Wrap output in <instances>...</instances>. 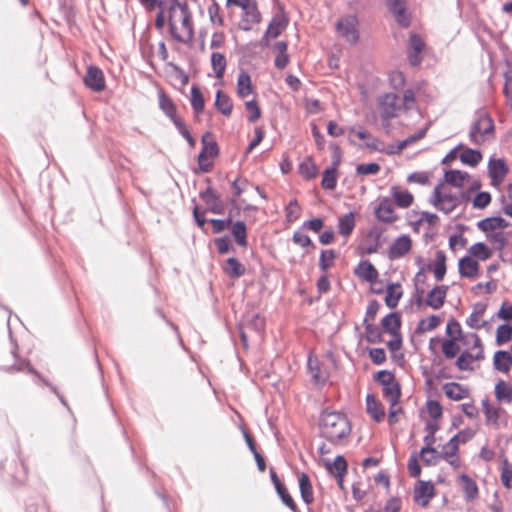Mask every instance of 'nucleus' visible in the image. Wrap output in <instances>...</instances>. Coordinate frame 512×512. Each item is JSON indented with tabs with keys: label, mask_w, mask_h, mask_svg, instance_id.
I'll return each instance as SVG.
<instances>
[{
	"label": "nucleus",
	"mask_w": 512,
	"mask_h": 512,
	"mask_svg": "<svg viewBox=\"0 0 512 512\" xmlns=\"http://www.w3.org/2000/svg\"><path fill=\"white\" fill-rule=\"evenodd\" d=\"M318 426L320 436L332 444L342 443L351 433V424L347 416L328 409L320 414Z\"/></svg>",
	"instance_id": "obj_1"
},
{
	"label": "nucleus",
	"mask_w": 512,
	"mask_h": 512,
	"mask_svg": "<svg viewBox=\"0 0 512 512\" xmlns=\"http://www.w3.org/2000/svg\"><path fill=\"white\" fill-rule=\"evenodd\" d=\"M429 201L444 214L452 213L459 206L456 193L445 190L443 184L435 186Z\"/></svg>",
	"instance_id": "obj_2"
},
{
	"label": "nucleus",
	"mask_w": 512,
	"mask_h": 512,
	"mask_svg": "<svg viewBox=\"0 0 512 512\" xmlns=\"http://www.w3.org/2000/svg\"><path fill=\"white\" fill-rule=\"evenodd\" d=\"M494 122L492 118L484 112L477 114L471 124L469 139L474 145H481L485 141V136L493 133Z\"/></svg>",
	"instance_id": "obj_3"
},
{
	"label": "nucleus",
	"mask_w": 512,
	"mask_h": 512,
	"mask_svg": "<svg viewBox=\"0 0 512 512\" xmlns=\"http://www.w3.org/2000/svg\"><path fill=\"white\" fill-rule=\"evenodd\" d=\"M401 396V388L399 383L394 382V375L386 371V398L390 402V411L388 421L394 424L398 421L397 414L402 413V408L398 406Z\"/></svg>",
	"instance_id": "obj_4"
},
{
	"label": "nucleus",
	"mask_w": 512,
	"mask_h": 512,
	"mask_svg": "<svg viewBox=\"0 0 512 512\" xmlns=\"http://www.w3.org/2000/svg\"><path fill=\"white\" fill-rule=\"evenodd\" d=\"M358 19L355 15H346L336 23L339 35L349 44H356L359 40Z\"/></svg>",
	"instance_id": "obj_5"
},
{
	"label": "nucleus",
	"mask_w": 512,
	"mask_h": 512,
	"mask_svg": "<svg viewBox=\"0 0 512 512\" xmlns=\"http://www.w3.org/2000/svg\"><path fill=\"white\" fill-rule=\"evenodd\" d=\"M400 327L401 316L399 313L394 312L386 315V333L391 334V339L386 342V346L392 353H395L402 347Z\"/></svg>",
	"instance_id": "obj_6"
},
{
	"label": "nucleus",
	"mask_w": 512,
	"mask_h": 512,
	"mask_svg": "<svg viewBox=\"0 0 512 512\" xmlns=\"http://www.w3.org/2000/svg\"><path fill=\"white\" fill-rule=\"evenodd\" d=\"M386 6L398 26L408 28L411 25L412 16L408 11L406 0H386Z\"/></svg>",
	"instance_id": "obj_7"
},
{
	"label": "nucleus",
	"mask_w": 512,
	"mask_h": 512,
	"mask_svg": "<svg viewBox=\"0 0 512 512\" xmlns=\"http://www.w3.org/2000/svg\"><path fill=\"white\" fill-rule=\"evenodd\" d=\"M210 136H211L210 133H205L202 136L203 147L198 156V163H199L200 169L203 172H209L212 167V163L207 162L208 158H214L218 155L217 143L213 140L208 141V138H210Z\"/></svg>",
	"instance_id": "obj_8"
},
{
	"label": "nucleus",
	"mask_w": 512,
	"mask_h": 512,
	"mask_svg": "<svg viewBox=\"0 0 512 512\" xmlns=\"http://www.w3.org/2000/svg\"><path fill=\"white\" fill-rule=\"evenodd\" d=\"M425 42L419 34L410 33L407 58L412 67H419L423 61L422 51L425 48Z\"/></svg>",
	"instance_id": "obj_9"
},
{
	"label": "nucleus",
	"mask_w": 512,
	"mask_h": 512,
	"mask_svg": "<svg viewBox=\"0 0 512 512\" xmlns=\"http://www.w3.org/2000/svg\"><path fill=\"white\" fill-rule=\"evenodd\" d=\"M12 354H13V357L15 358V363H14L13 365H11V366H7V367L5 368V370H6L7 372H9V373H14V372L27 371L28 373L35 374L38 378H40V379L44 382V384H45V385H47L48 387H50L51 391H52L53 393H55V394L58 396V398H59V400L61 401V403H62L64 406L68 407V405H67V402H66L65 398H64L62 395H60V394H59V392H58V390H57V388H56L55 386H53L52 384H50L47 380L42 379V378L40 377V375L38 374V372H36V371L31 367V365H30V363H29L28 361H26V360H19V359L17 358V355H16V352H15V349L12 351Z\"/></svg>",
	"instance_id": "obj_10"
},
{
	"label": "nucleus",
	"mask_w": 512,
	"mask_h": 512,
	"mask_svg": "<svg viewBox=\"0 0 512 512\" xmlns=\"http://www.w3.org/2000/svg\"><path fill=\"white\" fill-rule=\"evenodd\" d=\"M166 10L169 18V29L175 30L178 22L185 21V17L190 14L186 3H180L178 0L166 2Z\"/></svg>",
	"instance_id": "obj_11"
},
{
	"label": "nucleus",
	"mask_w": 512,
	"mask_h": 512,
	"mask_svg": "<svg viewBox=\"0 0 512 512\" xmlns=\"http://www.w3.org/2000/svg\"><path fill=\"white\" fill-rule=\"evenodd\" d=\"M435 495V488L431 481L419 480L414 487V501L421 507H426Z\"/></svg>",
	"instance_id": "obj_12"
},
{
	"label": "nucleus",
	"mask_w": 512,
	"mask_h": 512,
	"mask_svg": "<svg viewBox=\"0 0 512 512\" xmlns=\"http://www.w3.org/2000/svg\"><path fill=\"white\" fill-rule=\"evenodd\" d=\"M509 168L504 159H490L488 163V174L491 179V185L499 186L505 179Z\"/></svg>",
	"instance_id": "obj_13"
},
{
	"label": "nucleus",
	"mask_w": 512,
	"mask_h": 512,
	"mask_svg": "<svg viewBox=\"0 0 512 512\" xmlns=\"http://www.w3.org/2000/svg\"><path fill=\"white\" fill-rule=\"evenodd\" d=\"M172 37L181 43H188L193 39L194 31L191 20V13L185 17V21L178 22L175 30H170Z\"/></svg>",
	"instance_id": "obj_14"
},
{
	"label": "nucleus",
	"mask_w": 512,
	"mask_h": 512,
	"mask_svg": "<svg viewBox=\"0 0 512 512\" xmlns=\"http://www.w3.org/2000/svg\"><path fill=\"white\" fill-rule=\"evenodd\" d=\"M85 85L94 92L105 89V79L102 70L96 66H89L84 77Z\"/></svg>",
	"instance_id": "obj_15"
},
{
	"label": "nucleus",
	"mask_w": 512,
	"mask_h": 512,
	"mask_svg": "<svg viewBox=\"0 0 512 512\" xmlns=\"http://www.w3.org/2000/svg\"><path fill=\"white\" fill-rule=\"evenodd\" d=\"M366 413L375 422L379 423L384 419V407L373 392L366 395Z\"/></svg>",
	"instance_id": "obj_16"
},
{
	"label": "nucleus",
	"mask_w": 512,
	"mask_h": 512,
	"mask_svg": "<svg viewBox=\"0 0 512 512\" xmlns=\"http://www.w3.org/2000/svg\"><path fill=\"white\" fill-rule=\"evenodd\" d=\"M412 241L408 235H401L390 245L388 256L390 259L403 257L411 249Z\"/></svg>",
	"instance_id": "obj_17"
},
{
	"label": "nucleus",
	"mask_w": 512,
	"mask_h": 512,
	"mask_svg": "<svg viewBox=\"0 0 512 512\" xmlns=\"http://www.w3.org/2000/svg\"><path fill=\"white\" fill-rule=\"evenodd\" d=\"M449 287L447 285L435 286L430 290L425 299V304L432 309H440L446 300Z\"/></svg>",
	"instance_id": "obj_18"
},
{
	"label": "nucleus",
	"mask_w": 512,
	"mask_h": 512,
	"mask_svg": "<svg viewBox=\"0 0 512 512\" xmlns=\"http://www.w3.org/2000/svg\"><path fill=\"white\" fill-rule=\"evenodd\" d=\"M200 198L207 204L209 210L215 214H221L224 210V205L220 200L219 195L212 189L208 187L204 191L199 193Z\"/></svg>",
	"instance_id": "obj_19"
},
{
	"label": "nucleus",
	"mask_w": 512,
	"mask_h": 512,
	"mask_svg": "<svg viewBox=\"0 0 512 512\" xmlns=\"http://www.w3.org/2000/svg\"><path fill=\"white\" fill-rule=\"evenodd\" d=\"M355 275L371 284H374L378 278V271L368 260L361 261L354 269Z\"/></svg>",
	"instance_id": "obj_20"
},
{
	"label": "nucleus",
	"mask_w": 512,
	"mask_h": 512,
	"mask_svg": "<svg viewBox=\"0 0 512 512\" xmlns=\"http://www.w3.org/2000/svg\"><path fill=\"white\" fill-rule=\"evenodd\" d=\"M458 271L462 277L475 278L478 275L479 264L471 256H464L458 262Z\"/></svg>",
	"instance_id": "obj_21"
},
{
	"label": "nucleus",
	"mask_w": 512,
	"mask_h": 512,
	"mask_svg": "<svg viewBox=\"0 0 512 512\" xmlns=\"http://www.w3.org/2000/svg\"><path fill=\"white\" fill-rule=\"evenodd\" d=\"M390 193L395 205L399 208H408L414 201L413 195L408 190H403L398 186H392Z\"/></svg>",
	"instance_id": "obj_22"
},
{
	"label": "nucleus",
	"mask_w": 512,
	"mask_h": 512,
	"mask_svg": "<svg viewBox=\"0 0 512 512\" xmlns=\"http://www.w3.org/2000/svg\"><path fill=\"white\" fill-rule=\"evenodd\" d=\"M459 480L461 481L462 484L465 500L467 502L475 500L479 494V489L476 481L465 473L459 476Z\"/></svg>",
	"instance_id": "obj_23"
},
{
	"label": "nucleus",
	"mask_w": 512,
	"mask_h": 512,
	"mask_svg": "<svg viewBox=\"0 0 512 512\" xmlns=\"http://www.w3.org/2000/svg\"><path fill=\"white\" fill-rule=\"evenodd\" d=\"M355 138L364 141V145L370 149H377L375 138L369 134L365 129L359 127H351L349 130L350 142L356 144Z\"/></svg>",
	"instance_id": "obj_24"
},
{
	"label": "nucleus",
	"mask_w": 512,
	"mask_h": 512,
	"mask_svg": "<svg viewBox=\"0 0 512 512\" xmlns=\"http://www.w3.org/2000/svg\"><path fill=\"white\" fill-rule=\"evenodd\" d=\"M494 369L502 373H508L512 366V354L505 350H498L493 357Z\"/></svg>",
	"instance_id": "obj_25"
},
{
	"label": "nucleus",
	"mask_w": 512,
	"mask_h": 512,
	"mask_svg": "<svg viewBox=\"0 0 512 512\" xmlns=\"http://www.w3.org/2000/svg\"><path fill=\"white\" fill-rule=\"evenodd\" d=\"M308 371L311 376V379L316 383H325L328 379V373L325 369H322L317 358L309 357L308 358Z\"/></svg>",
	"instance_id": "obj_26"
},
{
	"label": "nucleus",
	"mask_w": 512,
	"mask_h": 512,
	"mask_svg": "<svg viewBox=\"0 0 512 512\" xmlns=\"http://www.w3.org/2000/svg\"><path fill=\"white\" fill-rule=\"evenodd\" d=\"M356 225V215L354 212H349L338 218V232L343 237H348L352 234Z\"/></svg>",
	"instance_id": "obj_27"
},
{
	"label": "nucleus",
	"mask_w": 512,
	"mask_h": 512,
	"mask_svg": "<svg viewBox=\"0 0 512 512\" xmlns=\"http://www.w3.org/2000/svg\"><path fill=\"white\" fill-rule=\"evenodd\" d=\"M508 226L509 223L501 216L488 217L480 220L477 223V227L483 232L493 231L496 229H505Z\"/></svg>",
	"instance_id": "obj_28"
},
{
	"label": "nucleus",
	"mask_w": 512,
	"mask_h": 512,
	"mask_svg": "<svg viewBox=\"0 0 512 512\" xmlns=\"http://www.w3.org/2000/svg\"><path fill=\"white\" fill-rule=\"evenodd\" d=\"M222 269L230 278H240L245 274V266L241 264L235 257L228 258L222 265Z\"/></svg>",
	"instance_id": "obj_29"
},
{
	"label": "nucleus",
	"mask_w": 512,
	"mask_h": 512,
	"mask_svg": "<svg viewBox=\"0 0 512 512\" xmlns=\"http://www.w3.org/2000/svg\"><path fill=\"white\" fill-rule=\"evenodd\" d=\"M401 110H403L401 95L386 93V119L395 117Z\"/></svg>",
	"instance_id": "obj_30"
},
{
	"label": "nucleus",
	"mask_w": 512,
	"mask_h": 512,
	"mask_svg": "<svg viewBox=\"0 0 512 512\" xmlns=\"http://www.w3.org/2000/svg\"><path fill=\"white\" fill-rule=\"evenodd\" d=\"M444 392L449 399L455 401L462 400L469 396L468 389L456 382L446 383L444 385Z\"/></svg>",
	"instance_id": "obj_31"
},
{
	"label": "nucleus",
	"mask_w": 512,
	"mask_h": 512,
	"mask_svg": "<svg viewBox=\"0 0 512 512\" xmlns=\"http://www.w3.org/2000/svg\"><path fill=\"white\" fill-rule=\"evenodd\" d=\"M402 295L403 290L400 284L386 283V306L396 307Z\"/></svg>",
	"instance_id": "obj_32"
},
{
	"label": "nucleus",
	"mask_w": 512,
	"mask_h": 512,
	"mask_svg": "<svg viewBox=\"0 0 512 512\" xmlns=\"http://www.w3.org/2000/svg\"><path fill=\"white\" fill-rule=\"evenodd\" d=\"M253 92V86L250 75L241 71L237 78V94L240 98H246Z\"/></svg>",
	"instance_id": "obj_33"
},
{
	"label": "nucleus",
	"mask_w": 512,
	"mask_h": 512,
	"mask_svg": "<svg viewBox=\"0 0 512 512\" xmlns=\"http://www.w3.org/2000/svg\"><path fill=\"white\" fill-rule=\"evenodd\" d=\"M215 107L224 116L229 117L233 110V103L231 98L222 90L216 92Z\"/></svg>",
	"instance_id": "obj_34"
},
{
	"label": "nucleus",
	"mask_w": 512,
	"mask_h": 512,
	"mask_svg": "<svg viewBox=\"0 0 512 512\" xmlns=\"http://www.w3.org/2000/svg\"><path fill=\"white\" fill-rule=\"evenodd\" d=\"M231 234L233 235L236 243L240 247H247V228L244 222L242 221H231Z\"/></svg>",
	"instance_id": "obj_35"
},
{
	"label": "nucleus",
	"mask_w": 512,
	"mask_h": 512,
	"mask_svg": "<svg viewBox=\"0 0 512 512\" xmlns=\"http://www.w3.org/2000/svg\"><path fill=\"white\" fill-rule=\"evenodd\" d=\"M470 178L467 172L460 170H449L444 174L445 181L453 187L462 188L466 180Z\"/></svg>",
	"instance_id": "obj_36"
},
{
	"label": "nucleus",
	"mask_w": 512,
	"mask_h": 512,
	"mask_svg": "<svg viewBox=\"0 0 512 512\" xmlns=\"http://www.w3.org/2000/svg\"><path fill=\"white\" fill-rule=\"evenodd\" d=\"M380 326L373 324L365 325L366 340L369 343H378L382 341V335L384 333V317L380 319Z\"/></svg>",
	"instance_id": "obj_37"
},
{
	"label": "nucleus",
	"mask_w": 512,
	"mask_h": 512,
	"mask_svg": "<svg viewBox=\"0 0 512 512\" xmlns=\"http://www.w3.org/2000/svg\"><path fill=\"white\" fill-rule=\"evenodd\" d=\"M299 489L302 500L307 504H311L314 500L313 497V489L309 479V476L305 473H302L299 476Z\"/></svg>",
	"instance_id": "obj_38"
},
{
	"label": "nucleus",
	"mask_w": 512,
	"mask_h": 512,
	"mask_svg": "<svg viewBox=\"0 0 512 512\" xmlns=\"http://www.w3.org/2000/svg\"><path fill=\"white\" fill-rule=\"evenodd\" d=\"M427 129H420L417 133L414 135H411L407 137L406 139L400 141L397 143V146H390L389 149H386V154H394L397 152H400L402 149H404L407 145L414 143L426 136Z\"/></svg>",
	"instance_id": "obj_39"
},
{
	"label": "nucleus",
	"mask_w": 512,
	"mask_h": 512,
	"mask_svg": "<svg viewBox=\"0 0 512 512\" xmlns=\"http://www.w3.org/2000/svg\"><path fill=\"white\" fill-rule=\"evenodd\" d=\"M464 435L463 431H460L458 434L454 435L445 445H443L442 450L440 451L443 456L452 457L454 454H457L459 449V443L465 442L466 438L461 437Z\"/></svg>",
	"instance_id": "obj_40"
},
{
	"label": "nucleus",
	"mask_w": 512,
	"mask_h": 512,
	"mask_svg": "<svg viewBox=\"0 0 512 512\" xmlns=\"http://www.w3.org/2000/svg\"><path fill=\"white\" fill-rule=\"evenodd\" d=\"M211 66L218 79H222L227 66V60L222 53L213 52L211 55Z\"/></svg>",
	"instance_id": "obj_41"
},
{
	"label": "nucleus",
	"mask_w": 512,
	"mask_h": 512,
	"mask_svg": "<svg viewBox=\"0 0 512 512\" xmlns=\"http://www.w3.org/2000/svg\"><path fill=\"white\" fill-rule=\"evenodd\" d=\"M482 407L486 419V424L497 426L500 408L492 406L488 398L482 400Z\"/></svg>",
	"instance_id": "obj_42"
},
{
	"label": "nucleus",
	"mask_w": 512,
	"mask_h": 512,
	"mask_svg": "<svg viewBox=\"0 0 512 512\" xmlns=\"http://www.w3.org/2000/svg\"><path fill=\"white\" fill-rule=\"evenodd\" d=\"M482 159V154L478 150H474L471 148L465 149L461 155L460 160L463 164L469 165L471 167H475L479 164Z\"/></svg>",
	"instance_id": "obj_43"
},
{
	"label": "nucleus",
	"mask_w": 512,
	"mask_h": 512,
	"mask_svg": "<svg viewBox=\"0 0 512 512\" xmlns=\"http://www.w3.org/2000/svg\"><path fill=\"white\" fill-rule=\"evenodd\" d=\"M470 256L485 261L491 257V250L483 242L473 244L468 250Z\"/></svg>",
	"instance_id": "obj_44"
},
{
	"label": "nucleus",
	"mask_w": 512,
	"mask_h": 512,
	"mask_svg": "<svg viewBox=\"0 0 512 512\" xmlns=\"http://www.w3.org/2000/svg\"><path fill=\"white\" fill-rule=\"evenodd\" d=\"M321 185L326 190H333L337 185V169L329 167L324 170Z\"/></svg>",
	"instance_id": "obj_45"
},
{
	"label": "nucleus",
	"mask_w": 512,
	"mask_h": 512,
	"mask_svg": "<svg viewBox=\"0 0 512 512\" xmlns=\"http://www.w3.org/2000/svg\"><path fill=\"white\" fill-rule=\"evenodd\" d=\"M441 323V318L437 315H431L427 320H420L416 327V333H424L436 329Z\"/></svg>",
	"instance_id": "obj_46"
},
{
	"label": "nucleus",
	"mask_w": 512,
	"mask_h": 512,
	"mask_svg": "<svg viewBox=\"0 0 512 512\" xmlns=\"http://www.w3.org/2000/svg\"><path fill=\"white\" fill-rule=\"evenodd\" d=\"M434 276L437 281L443 280L446 274V256L442 251H437L436 261L433 266Z\"/></svg>",
	"instance_id": "obj_47"
},
{
	"label": "nucleus",
	"mask_w": 512,
	"mask_h": 512,
	"mask_svg": "<svg viewBox=\"0 0 512 512\" xmlns=\"http://www.w3.org/2000/svg\"><path fill=\"white\" fill-rule=\"evenodd\" d=\"M495 396L500 401L512 402V388L503 380L495 386Z\"/></svg>",
	"instance_id": "obj_48"
},
{
	"label": "nucleus",
	"mask_w": 512,
	"mask_h": 512,
	"mask_svg": "<svg viewBox=\"0 0 512 512\" xmlns=\"http://www.w3.org/2000/svg\"><path fill=\"white\" fill-rule=\"evenodd\" d=\"M191 106L196 113H201L205 106L203 94L196 85L191 87Z\"/></svg>",
	"instance_id": "obj_49"
},
{
	"label": "nucleus",
	"mask_w": 512,
	"mask_h": 512,
	"mask_svg": "<svg viewBox=\"0 0 512 512\" xmlns=\"http://www.w3.org/2000/svg\"><path fill=\"white\" fill-rule=\"evenodd\" d=\"M501 482L504 487L512 488V464L504 457L501 464Z\"/></svg>",
	"instance_id": "obj_50"
},
{
	"label": "nucleus",
	"mask_w": 512,
	"mask_h": 512,
	"mask_svg": "<svg viewBox=\"0 0 512 512\" xmlns=\"http://www.w3.org/2000/svg\"><path fill=\"white\" fill-rule=\"evenodd\" d=\"M159 105H160V108L162 109V111L165 113V115L168 116L172 121H174V119L178 118L176 116L175 105L173 104L171 99L168 98L167 96H165L164 94H161L159 96Z\"/></svg>",
	"instance_id": "obj_51"
},
{
	"label": "nucleus",
	"mask_w": 512,
	"mask_h": 512,
	"mask_svg": "<svg viewBox=\"0 0 512 512\" xmlns=\"http://www.w3.org/2000/svg\"><path fill=\"white\" fill-rule=\"evenodd\" d=\"M456 338L446 339L442 343V352L447 359L454 358L460 351Z\"/></svg>",
	"instance_id": "obj_52"
},
{
	"label": "nucleus",
	"mask_w": 512,
	"mask_h": 512,
	"mask_svg": "<svg viewBox=\"0 0 512 512\" xmlns=\"http://www.w3.org/2000/svg\"><path fill=\"white\" fill-rule=\"evenodd\" d=\"M512 339V326L510 324H501L496 331V344L503 345Z\"/></svg>",
	"instance_id": "obj_53"
},
{
	"label": "nucleus",
	"mask_w": 512,
	"mask_h": 512,
	"mask_svg": "<svg viewBox=\"0 0 512 512\" xmlns=\"http://www.w3.org/2000/svg\"><path fill=\"white\" fill-rule=\"evenodd\" d=\"M233 3L245 9L246 19L244 21H247L249 24L258 23L260 21V13L255 6H245L241 1L238 0L233 1Z\"/></svg>",
	"instance_id": "obj_54"
},
{
	"label": "nucleus",
	"mask_w": 512,
	"mask_h": 512,
	"mask_svg": "<svg viewBox=\"0 0 512 512\" xmlns=\"http://www.w3.org/2000/svg\"><path fill=\"white\" fill-rule=\"evenodd\" d=\"M472 353L469 351H463L456 360V366L461 371H470L473 369L472 362Z\"/></svg>",
	"instance_id": "obj_55"
},
{
	"label": "nucleus",
	"mask_w": 512,
	"mask_h": 512,
	"mask_svg": "<svg viewBox=\"0 0 512 512\" xmlns=\"http://www.w3.org/2000/svg\"><path fill=\"white\" fill-rule=\"evenodd\" d=\"M299 172L306 179H312L317 175V168L313 161L308 158L299 165Z\"/></svg>",
	"instance_id": "obj_56"
},
{
	"label": "nucleus",
	"mask_w": 512,
	"mask_h": 512,
	"mask_svg": "<svg viewBox=\"0 0 512 512\" xmlns=\"http://www.w3.org/2000/svg\"><path fill=\"white\" fill-rule=\"evenodd\" d=\"M335 257H336V253L334 250H332V249L323 250L321 252L320 259H319L320 269L323 272H326L332 266V263H333V260L335 259Z\"/></svg>",
	"instance_id": "obj_57"
},
{
	"label": "nucleus",
	"mask_w": 512,
	"mask_h": 512,
	"mask_svg": "<svg viewBox=\"0 0 512 512\" xmlns=\"http://www.w3.org/2000/svg\"><path fill=\"white\" fill-rule=\"evenodd\" d=\"M422 462L426 466L436 465L443 457V454L435 448H432V452H426L425 454H419Z\"/></svg>",
	"instance_id": "obj_58"
},
{
	"label": "nucleus",
	"mask_w": 512,
	"mask_h": 512,
	"mask_svg": "<svg viewBox=\"0 0 512 512\" xmlns=\"http://www.w3.org/2000/svg\"><path fill=\"white\" fill-rule=\"evenodd\" d=\"M446 334L449 336V339L456 338V340H460L462 337V329L460 323L454 318L450 319L446 325Z\"/></svg>",
	"instance_id": "obj_59"
},
{
	"label": "nucleus",
	"mask_w": 512,
	"mask_h": 512,
	"mask_svg": "<svg viewBox=\"0 0 512 512\" xmlns=\"http://www.w3.org/2000/svg\"><path fill=\"white\" fill-rule=\"evenodd\" d=\"M405 81V76L401 71H393L389 74L390 86L396 91H400L404 88Z\"/></svg>",
	"instance_id": "obj_60"
},
{
	"label": "nucleus",
	"mask_w": 512,
	"mask_h": 512,
	"mask_svg": "<svg viewBox=\"0 0 512 512\" xmlns=\"http://www.w3.org/2000/svg\"><path fill=\"white\" fill-rule=\"evenodd\" d=\"M285 29V23L280 19L274 18L269 24L265 35L267 37L276 38Z\"/></svg>",
	"instance_id": "obj_61"
},
{
	"label": "nucleus",
	"mask_w": 512,
	"mask_h": 512,
	"mask_svg": "<svg viewBox=\"0 0 512 512\" xmlns=\"http://www.w3.org/2000/svg\"><path fill=\"white\" fill-rule=\"evenodd\" d=\"M491 203V194L489 192H478L474 199L472 200V204L474 208L484 209Z\"/></svg>",
	"instance_id": "obj_62"
},
{
	"label": "nucleus",
	"mask_w": 512,
	"mask_h": 512,
	"mask_svg": "<svg viewBox=\"0 0 512 512\" xmlns=\"http://www.w3.org/2000/svg\"><path fill=\"white\" fill-rule=\"evenodd\" d=\"M276 492L279 495V497L281 498V501L283 502V504L286 505L287 507H289L292 512H299L293 498L290 496V494L288 493L285 486L278 488L276 490Z\"/></svg>",
	"instance_id": "obj_63"
},
{
	"label": "nucleus",
	"mask_w": 512,
	"mask_h": 512,
	"mask_svg": "<svg viewBox=\"0 0 512 512\" xmlns=\"http://www.w3.org/2000/svg\"><path fill=\"white\" fill-rule=\"evenodd\" d=\"M380 309V304L376 300H372L369 302L367 309H366V315L364 318V325L366 324H373L375 321V317Z\"/></svg>",
	"instance_id": "obj_64"
}]
</instances>
